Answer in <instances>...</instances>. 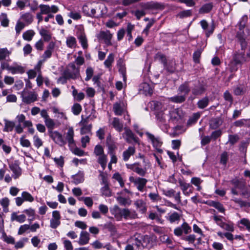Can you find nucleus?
I'll return each instance as SVG.
<instances>
[{"label":"nucleus","mask_w":250,"mask_h":250,"mask_svg":"<svg viewBox=\"0 0 250 250\" xmlns=\"http://www.w3.org/2000/svg\"><path fill=\"white\" fill-rule=\"evenodd\" d=\"M22 101L26 104H30L37 101L38 94L34 91L25 88L21 94Z\"/></svg>","instance_id":"nucleus-1"},{"label":"nucleus","mask_w":250,"mask_h":250,"mask_svg":"<svg viewBox=\"0 0 250 250\" xmlns=\"http://www.w3.org/2000/svg\"><path fill=\"white\" fill-rule=\"evenodd\" d=\"M107 12L105 4L102 2H93V18L104 17Z\"/></svg>","instance_id":"nucleus-2"},{"label":"nucleus","mask_w":250,"mask_h":250,"mask_svg":"<svg viewBox=\"0 0 250 250\" xmlns=\"http://www.w3.org/2000/svg\"><path fill=\"white\" fill-rule=\"evenodd\" d=\"M191 231V227L186 222H184L180 226L174 229L173 232L176 236H181L183 233L186 235L189 234Z\"/></svg>","instance_id":"nucleus-3"},{"label":"nucleus","mask_w":250,"mask_h":250,"mask_svg":"<svg viewBox=\"0 0 250 250\" xmlns=\"http://www.w3.org/2000/svg\"><path fill=\"white\" fill-rule=\"evenodd\" d=\"M48 135L56 144L61 146H64L66 144L62 134L58 131H50Z\"/></svg>","instance_id":"nucleus-4"},{"label":"nucleus","mask_w":250,"mask_h":250,"mask_svg":"<svg viewBox=\"0 0 250 250\" xmlns=\"http://www.w3.org/2000/svg\"><path fill=\"white\" fill-rule=\"evenodd\" d=\"M122 137L125 139L126 142L130 144L132 141L139 144V139L135 135L133 132L129 128H125V132L122 134Z\"/></svg>","instance_id":"nucleus-5"},{"label":"nucleus","mask_w":250,"mask_h":250,"mask_svg":"<svg viewBox=\"0 0 250 250\" xmlns=\"http://www.w3.org/2000/svg\"><path fill=\"white\" fill-rule=\"evenodd\" d=\"M230 183L232 186H233V187L230 189L231 193L235 195H238L239 194V192L237 189H242L246 184V182L245 181L240 180L237 178L230 180Z\"/></svg>","instance_id":"nucleus-6"},{"label":"nucleus","mask_w":250,"mask_h":250,"mask_svg":"<svg viewBox=\"0 0 250 250\" xmlns=\"http://www.w3.org/2000/svg\"><path fill=\"white\" fill-rule=\"evenodd\" d=\"M126 167L136 172L141 176H145L146 174V168H142L139 163H135L132 164H126Z\"/></svg>","instance_id":"nucleus-7"},{"label":"nucleus","mask_w":250,"mask_h":250,"mask_svg":"<svg viewBox=\"0 0 250 250\" xmlns=\"http://www.w3.org/2000/svg\"><path fill=\"white\" fill-rule=\"evenodd\" d=\"M15 200L16 205L20 207L24 201L33 202L34 198L30 193L27 191H23L21 193V197H16Z\"/></svg>","instance_id":"nucleus-8"},{"label":"nucleus","mask_w":250,"mask_h":250,"mask_svg":"<svg viewBox=\"0 0 250 250\" xmlns=\"http://www.w3.org/2000/svg\"><path fill=\"white\" fill-rule=\"evenodd\" d=\"M169 121L177 123L181 119L182 110L180 108H173L169 111Z\"/></svg>","instance_id":"nucleus-9"},{"label":"nucleus","mask_w":250,"mask_h":250,"mask_svg":"<svg viewBox=\"0 0 250 250\" xmlns=\"http://www.w3.org/2000/svg\"><path fill=\"white\" fill-rule=\"evenodd\" d=\"M97 37L99 40H103L106 44L111 45V40L112 38V35L109 30L106 31H101L97 35Z\"/></svg>","instance_id":"nucleus-10"},{"label":"nucleus","mask_w":250,"mask_h":250,"mask_svg":"<svg viewBox=\"0 0 250 250\" xmlns=\"http://www.w3.org/2000/svg\"><path fill=\"white\" fill-rule=\"evenodd\" d=\"M79 75V74H78L77 70H76V72H73L68 69L63 72V76L61 77L60 79L62 80V83H66L67 79H76Z\"/></svg>","instance_id":"nucleus-11"},{"label":"nucleus","mask_w":250,"mask_h":250,"mask_svg":"<svg viewBox=\"0 0 250 250\" xmlns=\"http://www.w3.org/2000/svg\"><path fill=\"white\" fill-rule=\"evenodd\" d=\"M156 118L159 126L162 129H167V125L166 119L163 112H156L155 113Z\"/></svg>","instance_id":"nucleus-12"},{"label":"nucleus","mask_w":250,"mask_h":250,"mask_svg":"<svg viewBox=\"0 0 250 250\" xmlns=\"http://www.w3.org/2000/svg\"><path fill=\"white\" fill-rule=\"evenodd\" d=\"M141 7L146 10H157L162 8V5L156 2L149 1L141 3Z\"/></svg>","instance_id":"nucleus-13"},{"label":"nucleus","mask_w":250,"mask_h":250,"mask_svg":"<svg viewBox=\"0 0 250 250\" xmlns=\"http://www.w3.org/2000/svg\"><path fill=\"white\" fill-rule=\"evenodd\" d=\"M82 12L85 16L93 18V2L85 3L82 7Z\"/></svg>","instance_id":"nucleus-14"},{"label":"nucleus","mask_w":250,"mask_h":250,"mask_svg":"<svg viewBox=\"0 0 250 250\" xmlns=\"http://www.w3.org/2000/svg\"><path fill=\"white\" fill-rule=\"evenodd\" d=\"M74 131L72 127H70L68 129L66 133L65 139L66 142L68 144L70 147H73L75 146V141L74 140Z\"/></svg>","instance_id":"nucleus-15"},{"label":"nucleus","mask_w":250,"mask_h":250,"mask_svg":"<svg viewBox=\"0 0 250 250\" xmlns=\"http://www.w3.org/2000/svg\"><path fill=\"white\" fill-rule=\"evenodd\" d=\"M206 89L203 84L198 83L191 88V92L194 96H200L205 92Z\"/></svg>","instance_id":"nucleus-16"},{"label":"nucleus","mask_w":250,"mask_h":250,"mask_svg":"<svg viewBox=\"0 0 250 250\" xmlns=\"http://www.w3.org/2000/svg\"><path fill=\"white\" fill-rule=\"evenodd\" d=\"M146 134L148 139L151 141L154 148L161 146L163 142L159 137H156L154 135L148 132H146Z\"/></svg>","instance_id":"nucleus-17"},{"label":"nucleus","mask_w":250,"mask_h":250,"mask_svg":"<svg viewBox=\"0 0 250 250\" xmlns=\"http://www.w3.org/2000/svg\"><path fill=\"white\" fill-rule=\"evenodd\" d=\"M9 166L13 173V177L15 179L18 178L21 174V169L19 165L16 163H14L9 164Z\"/></svg>","instance_id":"nucleus-18"},{"label":"nucleus","mask_w":250,"mask_h":250,"mask_svg":"<svg viewBox=\"0 0 250 250\" xmlns=\"http://www.w3.org/2000/svg\"><path fill=\"white\" fill-rule=\"evenodd\" d=\"M136 152V148L134 146H129L127 149L123 152V159L125 162L127 161L130 156L133 155Z\"/></svg>","instance_id":"nucleus-19"},{"label":"nucleus","mask_w":250,"mask_h":250,"mask_svg":"<svg viewBox=\"0 0 250 250\" xmlns=\"http://www.w3.org/2000/svg\"><path fill=\"white\" fill-rule=\"evenodd\" d=\"M80 124L82 125L80 130L81 134L83 135L86 133H90L91 132L92 125H87V119H82Z\"/></svg>","instance_id":"nucleus-20"},{"label":"nucleus","mask_w":250,"mask_h":250,"mask_svg":"<svg viewBox=\"0 0 250 250\" xmlns=\"http://www.w3.org/2000/svg\"><path fill=\"white\" fill-rule=\"evenodd\" d=\"M77 37L83 49H86L88 47L87 40L83 30L80 31Z\"/></svg>","instance_id":"nucleus-21"},{"label":"nucleus","mask_w":250,"mask_h":250,"mask_svg":"<svg viewBox=\"0 0 250 250\" xmlns=\"http://www.w3.org/2000/svg\"><path fill=\"white\" fill-rule=\"evenodd\" d=\"M223 122V119L221 117L212 118L209 121V127L212 129H215L222 125Z\"/></svg>","instance_id":"nucleus-22"},{"label":"nucleus","mask_w":250,"mask_h":250,"mask_svg":"<svg viewBox=\"0 0 250 250\" xmlns=\"http://www.w3.org/2000/svg\"><path fill=\"white\" fill-rule=\"evenodd\" d=\"M147 182L146 179L142 177H137V180L135 184L137 189L140 191H143Z\"/></svg>","instance_id":"nucleus-23"},{"label":"nucleus","mask_w":250,"mask_h":250,"mask_svg":"<svg viewBox=\"0 0 250 250\" xmlns=\"http://www.w3.org/2000/svg\"><path fill=\"white\" fill-rule=\"evenodd\" d=\"M111 213L114 215L117 221H120L122 220V208H120L118 205H115L111 210Z\"/></svg>","instance_id":"nucleus-24"},{"label":"nucleus","mask_w":250,"mask_h":250,"mask_svg":"<svg viewBox=\"0 0 250 250\" xmlns=\"http://www.w3.org/2000/svg\"><path fill=\"white\" fill-rule=\"evenodd\" d=\"M113 110L114 114L117 116H121L124 112L123 103H115L113 105Z\"/></svg>","instance_id":"nucleus-25"},{"label":"nucleus","mask_w":250,"mask_h":250,"mask_svg":"<svg viewBox=\"0 0 250 250\" xmlns=\"http://www.w3.org/2000/svg\"><path fill=\"white\" fill-rule=\"evenodd\" d=\"M89 234L87 231H82L78 243L80 245H84L88 243L89 241Z\"/></svg>","instance_id":"nucleus-26"},{"label":"nucleus","mask_w":250,"mask_h":250,"mask_svg":"<svg viewBox=\"0 0 250 250\" xmlns=\"http://www.w3.org/2000/svg\"><path fill=\"white\" fill-rule=\"evenodd\" d=\"M122 218L125 219H134L137 217V214L135 212H131L128 208H122Z\"/></svg>","instance_id":"nucleus-27"},{"label":"nucleus","mask_w":250,"mask_h":250,"mask_svg":"<svg viewBox=\"0 0 250 250\" xmlns=\"http://www.w3.org/2000/svg\"><path fill=\"white\" fill-rule=\"evenodd\" d=\"M178 91L181 95H185L186 97L190 91L188 82H186L181 84L178 88Z\"/></svg>","instance_id":"nucleus-28"},{"label":"nucleus","mask_w":250,"mask_h":250,"mask_svg":"<svg viewBox=\"0 0 250 250\" xmlns=\"http://www.w3.org/2000/svg\"><path fill=\"white\" fill-rule=\"evenodd\" d=\"M20 19L22 20L26 25H29L33 21V16L29 12L22 13Z\"/></svg>","instance_id":"nucleus-29"},{"label":"nucleus","mask_w":250,"mask_h":250,"mask_svg":"<svg viewBox=\"0 0 250 250\" xmlns=\"http://www.w3.org/2000/svg\"><path fill=\"white\" fill-rule=\"evenodd\" d=\"M164 68L168 72L173 73L176 70V63L175 61L171 60L164 65Z\"/></svg>","instance_id":"nucleus-30"},{"label":"nucleus","mask_w":250,"mask_h":250,"mask_svg":"<svg viewBox=\"0 0 250 250\" xmlns=\"http://www.w3.org/2000/svg\"><path fill=\"white\" fill-rule=\"evenodd\" d=\"M106 143L108 147V153L115 152V150L117 147L115 142L112 140L110 136L107 137Z\"/></svg>","instance_id":"nucleus-31"},{"label":"nucleus","mask_w":250,"mask_h":250,"mask_svg":"<svg viewBox=\"0 0 250 250\" xmlns=\"http://www.w3.org/2000/svg\"><path fill=\"white\" fill-rule=\"evenodd\" d=\"M112 125L113 127L118 132H121L124 127V125L122 122L120 121L118 118H114L112 122Z\"/></svg>","instance_id":"nucleus-32"},{"label":"nucleus","mask_w":250,"mask_h":250,"mask_svg":"<svg viewBox=\"0 0 250 250\" xmlns=\"http://www.w3.org/2000/svg\"><path fill=\"white\" fill-rule=\"evenodd\" d=\"M232 60L239 64H242L245 61V53L244 52H236L233 56Z\"/></svg>","instance_id":"nucleus-33"},{"label":"nucleus","mask_w":250,"mask_h":250,"mask_svg":"<svg viewBox=\"0 0 250 250\" xmlns=\"http://www.w3.org/2000/svg\"><path fill=\"white\" fill-rule=\"evenodd\" d=\"M72 182L75 185L82 183L84 181V174L83 172L80 171L77 174L72 176Z\"/></svg>","instance_id":"nucleus-34"},{"label":"nucleus","mask_w":250,"mask_h":250,"mask_svg":"<svg viewBox=\"0 0 250 250\" xmlns=\"http://www.w3.org/2000/svg\"><path fill=\"white\" fill-rule=\"evenodd\" d=\"M181 215L179 214L178 212L174 211L169 214L167 219L170 222V223H173L176 222L178 223L181 218Z\"/></svg>","instance_id":"nucleus-35"},{"label":"nucleus","mask_w":250,"mask_h":250,"mask_svg":"<svg viewBox=\"0 0 250 250\" xmlns=\"http://www.w3.org/2000/svg\"><path fill=\"white\" fill-rule=\"evenodd\" d=\"M233 93L236 96L242 95L246 91V88L244 85H238L234 87L233 89Z\"/></svg>","instance_id":"nucleus-36"},{"label":"nucleus","mask_w":250,"mask_h":250,"mask_svg":"<svg viewBox=\"0 0 250 250\" xmlns=\"http://www.w3.org/2000/svg\"><path fill=\"white\" fill-rule=\"evenodd\" d=\"M10 71L12 74H23L25 72V69L23 66L16 64L15 66H11Z\"/></svg>","instance_id":"nucleus-37"},{"label":"nucleus","mask_w":250,"mask_h":250,"mask_svg":"<svg viewBox=\"0 0 250 250\" xmlns=\"http://www.w3.org/2000/svg\"><path fill=\"white\" fill-rule=\"evenodd\" d=\"M118 203L123 206H129L131 204V200L129 198H125L122 196L116 197Z\"/></svg>","instance_id":"nucleus-38"},{"label":"nucleus","mask_w":250,"mask_h":250,"mask_svg":"<svg viewBox=\"0 0 250 250\" xmlns=\"http://www.w3.org/2000/svg\"><path fill=\"white\" fill-rule=\"evenodd\" d=\"M178 182L184 194L187 195L188 194V193H187V190L188 188L192 187L191 185L188 183H187L180 179H179Z\"/></svg>","instance_id":"nucleus-39"},{"label":"nucleus","mask_w":250,"mask_h":250,"mask_svg":"<svg viewBox=\"0 0 250 250\" xmlns=\"http://www.w3.org/2000/svg\"><path fill=\"white\" fill-rule=\"evenodd\" d=\"M209 99L208 97H205L200 99L197 103V106L200 109L206 108L208 104Z\"/></svg>","instance_id":"nucleus-40"},{"label":"nucleus","mask_w":250,"mask_h":250,"mask_svg":"<svg viewBox=\"0 0 250 250\" xmlns=\"http://www.w3.org/2000/svg\"><path fill=\"white\" fill-rule=\"evenodd\" d=\"M212 3H208L204 4L199 9V13L204 14L209 13L212 9Z\"/></svg>","instance_id":"nucleus-41"},{"label":"nucleus","mask_w":250,"mask_h":250,"mask_svg":"<svg viewBox=\"0 0 250 250\" xmlns=\"http://www.w3.org/2000/svg\"><path fill=\"white\" fill-rule=\"evenodd\" d=\"M44 121L45 125L48 128V132H50V131H53V129L55 128L56 125L54 121L49 117Z\"/></svg>","instance_id":"nucleus-42"},{"label":"nucleus","mask_w":250,"mask_h":250,"mask_svg":"<svg viewBox=\"0 0 250 250\" xmlns=\"http://www.w3.org/2000/svg\"><path fill=\"white\" fill-rule=\"evenodd\" d=\"M25 219L26 216L24 214L17 215L15 212H13L11 214V220L12 221L16 220L17 222L21 223L24 222L25 221Z\"/></svg>","instance_id":"nucleus-43"},{"label":"nucleus","mask_w":250,"mask_h":250,"mask_svg":"<svg viewBox=\"0 0 250 250\" xmlns=\"http://www.w3.org/2000/svg\"><path fill=\"white\" fill-rule=\"evenodd\" d=\"M40 34L43 38L45 42H49L51 39V36L49 31L44 28H42L40 30Z\"/></svg>","instance_id":"nucleus-44"},{"label":"nucleus","mask_w":250,"mask_h":250,"mask_svg":"<svg viewBox=\"0 0 250 250\" xmlns=\"http://www.w3.org/2000/svg\"><path fill=\"white\" fill-rule=\"evenodd\" d=\"M98 163L102 167L103 170H104L107 162V156L105 154L99 156L98 158Z\"/></svg>","instance_id":"nucleus-45"},{"label":"nucleus","mask_w":250,"mask_h":250,"mask_svg":"<svg viewBox=\"0 0 250 250\" xmlns=\"http://www.w3.org/2000/svg\"><path fill=\"white\" fill-rule=\"evenodd\" d=\"M4 121L5 122V125L3 131L9 132L12 131L15 125L14 122L6 119L4 120Z\"/></svg>","instance_id":"nucleus-46"},{"label":"nucleus","mask_w":250,"mask_h":250,"mask_svg":"<svg viewBox=\"0 0 250 250\" xmlns=\"http://www.w3.org/2000/svg\"><path fill=\"white\" fill-rule=\"evenodd\" d=\"M101 74H98V75H95L92 78V81L94 84L96 85V86L100 90H104V87L100 79L101 78Z\"/></svg>","instance_id":"nucleus-47"},{"label":"nucleus","mask_w":250,"mask_h":250,"mask_svg":"<svg viewBox=\"0 0 250 250\" xmlns=\"http://www.w3.org/2000/svg\"><path fill=\"white\" fill-rule=\"evenodd\" d=\"M66 43L68 47L75 48L77 45L76 39L73 36H69L66 38Z\"/></svg>","instance_id":"nucleus-48"},{"label":"nucleus","mask_w":250,"mask_h":250,"mask_svg":"<svg viewBox=\"0 0 250 250\" xmlns=\"http://www.w3.org/2000/svg\"><path fill=\"white\" fill-rule=\"evenodd\" d=\"M170 100L175 103H182L186 101V97L185 95H176L170 97Z\"/></svg>","instance_id":"nucleus-49"},{"label":"nucleus","mask_w":250,"mask_h":250,"mask_svg":"<svg viewBox=\"0 0 250 250\" xmlns=\"http://www.w3.org/2000/svg\"><path fill=\"white\" fill-rule=\"evenodd\" d=\"M241 192L240 195L244 198L249 199L250 198V186L247 187L246 184L242 189H240Z\"/></svg>","instance_id":"nucleus-50"},{"label":"nucleus","mask_w":250,"mask_h":250,"mask_svg":"<svg viewBox=\"0 0 250 250\" xmlns=\"http://www.w3.org/2000/svg\"><path fill=\"white\" fill-rule=\"evenodd\" d=\"M35 35V32L32 30H29L24 32L22 34L23 39L27 41L32 40Z\"/></svg>","instance_id":"nucleus-51"},{"label":"nucleus","mask_w":250,"mask_h":250,"mask_svg":"<svg viewBox=\"0 0 250 250\" xmlns=\"http://www.w3.org/2000/svg\"><path fill=\"white\" fill-rule=\"evenodd\" d=\"M232 200L236 204H238L241 208L249 207H250V202L242 200L240 198H234Z\"/></svg>","instance_id":"nucleus-52"},{"label":"nucleus","mask_w":250,"mask_h":250,"mask_svg":"<svg viewBox=\"0 0 250 250\" xmlns=\"http://www.w3.org/2000/svg\"><path fill=\"white\" fill-rule=\"evenodd\" d=\"M30 0H19L16 2V5L20 10H23L26 6H30Z\"/></svg>","instance_id":"nucleus-53"},{"label":"nucleus","mask_w":250,"mask_h":250,"mask_svg":"<svg viewBox=\"0 0 250 250\" xmlns=\"http://www.w3.org/2000/svg\"><path fill=\"white\" fill-rule=\"evenodd\" d=\"M114 60V56L112 53L110 54L104 62V64L107 68H110Z\"/></svg>","instance_id":"nucleus-54"},{"label":"nucleus","mask_w":250,"mask_h":250,"mask_svg":"<svg viewBox=\"0 0 250 250\" xmlns=\"http://www.w3.org/2000/svg\"><path fill=\"white\" fill-rule=\"evenodd\" d=\"M0 21L1 25L4 27H7L9 24V20L7 15L5 13H1L0 15Z\"/></svg>","instance_id":"nucleus-55"},{"label":"nucleus","mask_w":250,"mask_h":250,"mask_svg":"<svg viewBox=\"0 0 250 250\" xmlns=\"http://www.w3.org/2000/svg\"><path fill=\"white\" fill-rule=\"evenodd\" d=\"M82 107L80 104L75 103L72 107V111L75 115H79L82 111Z\"/></svg>","instance_id":"nucleus-56"},{"label":"nucleus","mask_w":250,"mask_h":250,"mask_svg":"<svg viewBox=\"0 0 250 250\" xmlns=\"http://www.w3.org/2000/svg\"><path fill=\"white\" fill-rule=\"evenodd\" d=\"M239 140V137L237 134L229 135V140L228 143L230 144L231 146L236 144Z\"/></svg>","instance_id":"nucleus-57"},{"label":"nucleus","mask_w":250,"mask_h":250,"mask_svg":"<svg viewBox=\"0 0 250 250\" xmlns=\"http://www.w3.org/2000/svg\"><path fill=\"white\" fill-rule=\"evenodd\" d=\"M39 8L40 9V12L42 14H48L50 13V6L49 5L46 4H40L39 5Z\"/></svg>","instance_id":"nucleus-58"},{"label":"nucleus","mask_w":250,"mask_h":250,"mask_svg":"<svg viewBox=\"0 0 250 250\" xmlns=\"http://www.w3.org/2000/svg\"><path fill=\"white\" fill-rule=\"evenodd\" d=\"M200 117V114L199 113H194L193 115L190 117L188 121V125H191L195 124Z\"/></svg>","instance_id":"nucleus-59"},{"label":"nucleus","mask_w":250,"mask_h":250,"mask_svg":"<svg viewBox=\"0 0 250 250\" xmlns=\"http://www.w3.org/2000/svg\"><path fill=\"white\" fill-rule=\"evenodd\" d=\"M9 54L10 52L6 48H0V61L5 60Z\"/></svg>","instance_id":"nucleus-60"},{"label":"nucleus","mask_w":250,"mask_h":250,"mask_svg":"<svg viewBox=\"0 0 250 250\" xmlns=\"http://www.w3.org/2000/svg\"><path fill=\"white\" fill-rule=\"evenodd\" d=\"M238 224H241L243 226H245L246 229L250 232V221L247 218H242L239 221H238Z\"/></svg>","instance_id":"nucleus-61"},{"label":"nucleus","mask_w":250,"mask_h":250,"mask_svg":"<svg viewBox=\"0 0 250 250\" xmlns=\"http://www.w3.org/2000/svg\"><path fill=\"white\" fill-rule=\"evenodd\" d=\"M250 34V31L248 29L244 30L238 31L237 34V38H246Z\"/></svg>","instance_id":"nucleus-62"},{"label":"nucleus","mask_w":250,"mask_h":250,"mask_svg":"<svg viewBox=\"0 0 250 250\" xmlns=\"http://www.w3.org/2000/svg\"><path fill=\"white\" fill-rule=\"evenodd\" d=\"M202 52V49L201 48L197 49L194 52L193 54V59L195 62H199L200 58L201 57V54Z\"/></svg>","instance_id":"nucleus-63"},{"label":"nucleus","mask_w":250,"mask_h":250,"mask_svg":"<svg viewBox=\"0 0 250 250\" xmlns=\"http://www.w3.org/2000/svg\"><path fill=\"white\" fill-rule=\"evenodd\" d=\"M86 76L85 78V81H89L93 77L94 69L91 67H88L85 71Z\"/></svg>","instance_id":"nucleus-64"}]
</instances>
